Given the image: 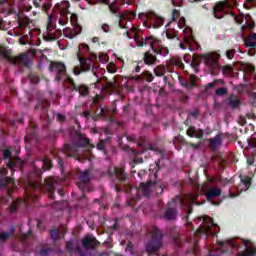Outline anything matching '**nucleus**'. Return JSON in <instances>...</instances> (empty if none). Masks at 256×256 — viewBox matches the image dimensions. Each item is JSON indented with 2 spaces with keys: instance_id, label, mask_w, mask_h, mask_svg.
<instances>
[{
  "instance_id": "1",
  "label": "nucleus",
  "mask_w": 256,
  "mask_h": 256,
  "mask_svg": "<svg viewBox=\"0 0 256 256\" xmlns=\"http://www.w3.org/2000/svg\"><path fill=\"white\" fill-rule=\"evenodd\" d=\"M53 167V162L49 157H44L42 159V168L34 166L32 172L29 174L28 187L25 188L26 203H35L39 201V195L41 193H47L49 199H55V183L57 181L53 177H48L41 182V175L43 171H49Z\"/></svg>"
},
{
  "instance_id": "2",
  "label": "nucleus",
  "mask_w": 256,
  "mask_h": 256,
  "mask_svg": "<svg viewBox=\"0 0 256 256\" xmlns=\"http://www.w3.org/2000/svg\"><path fill=\"white\" fill-rule=\"evenodd\" d=\"M91 141L84 134H76V144H65L61 151L62 155L66 157H77L79 155V147H87Z\"/></svg>"
},
{
  "instance_id": "3",
  "label": "nucleus",
  "mask_w": 256,
  "mask_h": 256,
  "mask_svg": "<svg viewBox=\"0 0 256 256\" xmlns=\"http://www.w3.org/2000/svg\"><path fill=\"white\" fill-rule=\"evenodd\" d=\"M143 45H149L155 55H161L162 57L169 55V48L163 46V42L153 36L142 38V42H138V46L143 47Z\"/></svg>"
},
{
  "instance_id": "4",
  "label": "nucleus",
  "mask_w": 256,
  "mask_h": 256,
  "mask_svg": "<svg viewBox=\"0 0 256 256\" xmlns=\"http://www.w3.org/2000/svg\"><path fill=\"white\" fill-rule=\"evenodd\" d=\"M162 246L163 232L159 228L154 227L152 230V239L147 243L146 251L148 252V255L151 256L157 253V251H159V249H161Z\"/></svg>"
},
{
  "instance_id": "5",
  "label": "nucleus",
  "mask_w": 256,
  "mask_h": 256,
  "mask_svg": "<svg viewBox=\"0 0 256 256\" xmlns=\"http://www.w3.org/2000/svg\"><path fill=\"white\" fill-rule=\"evenodd\" d=\"M231 8L232 6L229 3V0L219 1L213 7V16L215 19H223L225 15H231L234 17L235 21H237V15L231 11Z\"/></svg>"
},
{
  "instance_id": "6",
  "label": "nucleus",
  "mask_w": 256,
  "mask_h": 256,
  "mask_svg": "<svg viewBox=\"0 0 256 256\" xmlns=\"http://www.w3.org/2000/svg\"><path fill=\"white\" fill-rule=\"evenodd\" d=\"M0 55L11 63V65H24V67H29V56L27 54H20L19 56L11 55V50H2L0 48Z\"/></svg>"
},
{
  "instance_id": "7",
  "label": "nucleus",
  "mask_w": 256,
  "mask_h": 256,
  "mask_svg": "<svg viewBox=\"0 0 256 256\" xmlns=\"http://www.w3.org/2000/svg\"><path fill=\"white\" fill-rule=\"evenodd\" d=\"M83 53H89V45L80 44L79 51L77 53V59L80 63V67L82 71H91V67H93V60L91 58L83 57Z\"/></svg>"
},
{
  "instance_id": "8",
  "label": "nucleus",
  "mask_w": 256,
  "mask_h": 256,
  "mask_svg": "<svg viewBox=\"0 0 256 256\" xmlns=\"http://www.w3.org/2000/svg\"><path fill=\"white\" fill-rule=\"evenodd\" d=\"M75 183L82 191V196L85 197V191L89 189V183H91V173L89 171L80 172L75 178Z\"/></svg>"
},
{
  "instance_id": "9",
  "label": "nucleus",
  "mask_w": 256,
  "mask_h": 256,
  "mask_svg": "<svg viewBox=\"0 0 256 256\" xmlns=\"http://www.w3.org/2000/svg\"><path fill=\"white\" fill-rule=\"evenodd\" d=\"M66 81L70 84V91H76L80 97H87L91 93V88L85 84H76L71 76H66Z\"/></svg>"
},
{
  "instance_id": "10",
  "label": "nucleus",
  "mask_w": 256,
  "mask_h": 256,
  "mask_svg": "<svg viewBox=\"0 0 256 256\" xmlns=\"http://www.w3.org/2000/svg\"><path fill=\"white\" fill-rule=\"evenodd\" d=\"M49 71H56L55 81H63V77L67 75V66L63 62H51Z\"/></svg>"
},
{
  "instance_id": "11",
  "label": "nucleus",
  "mask_w": 256,
  "mask_h": 256,
  "mask_svg": "<svg viewBox=\"0 0 256 256\" xmlns=\"http://www.w3.org/2000/svg\"><path fill=\"white\" fill-rule=\"evenodd\" d=\"M204 63L206 67H209L211 75H216L215 70L221 67L219 59H217L213 54H206L204 56Z\"/></svg>"
},
{
  "instance_id": "12",
  "label": "nucleus",
  "mask_w": 256,
  "mask_h": 256,
  "mask_svg": "<svg viewBox=\"0 0 256 256\" xmlns=\"http://www.w3.org/2000/svg\"><path fill=\"white\" fill-rule=\"evenodd\" d=\"M56 9H58L61 18L59 19V25H65L67 22L65 21V17L67 15H71V12H69V7H71V4L69 1H62L61 3L56 4Z\"/></svg>"
},
{
  "instance_id": "13",
  "label": "nucleus",
  "mask_w": 256,
  "mask_h": 256,
  "mask_svg": "<svg viewBox=\"0 0 256 256\" xmlns=\"http://www.w3.org/2000/svg\"><path fill=\"white\" fill-rule=\"evenodd\" d=\"M146 19L151 23L154 29H159V27H163L165 23V19L153 11H148L146 13Z\"/></svg>"
},
{
  "instance_id": "14",
  "label": "nucleus",
  "mask_w": 256,
  "mask_h": 256,
  "mask_svg": "<svg viewBox=\"0 0 256 256\" xmlns=\"http://www.w3.org/2000/svg\"><path fill=\"white\" fill-rule=\"evenodd\" d=\"M99 245H101V242L94 236H85L82 239V247H84V249H95V247H99Z\"/></svg>"
},
{
  "instance_id": "15",
  "label": "nucleus",
  "mask_w": 256,
  "mask_h": 256,
  "mask_svg": "<svg viewBox=\"0 0 256 256\" xmlns=\"http://www.w3.org/2000/svg\"><path fill=\"white\" fill-rule=\"evenodd\" d=\"M186 135L195 139H203L205 137V131L201 128L197 129L195 126H189L186 130Z\"/></svg>"
},
{
  "instance_id": "16",
  "label": "nucleus",
  "mask_w": 256,
  "mask_h": 256,
  "mask_svg": "<svg viewBox=\"0 0 256 256\" xmlns=\"http://www.w3.org/2000/svg\"><path fill=\"white\" fill-rule=\"evenodd\" d=\"M151 185H153V182L151 181L140 183L139 187L137 188V195H142V197H150Z\"/></svg>"
},
{
  "instance_id": "17",
  "label": "nucleus",
  "mask_w": 256,
  "mask_h": 256,
  "mask_svg": "<svg viewBox=\"0 0 256 256\" xmlns=\"http://www.w3.org/2000/svg\"><path fill=\"white\" fill-rule=\"evenodd\" d=\"M143 61L145 65H148L149 67H153V65H157V63H159V59H157L156 55L151 53V50H148L143 54Z\"/></svg>"
},
{
  "instance_id": "18",
  "label": "nucleus",
  "mask_w": 256,
  "mask_h": 256,
  "mask_svg": "<svg viewBox=\"0 0 256 256\" xmlns=\"http://www.w3.org/2000/svg\"><path fill=\"white\" fill-rule=\"evenodd\" d=\"M221 193H222V190L220 188H217V187L210 188L206 192V199L207 201H211L212 205H219V203L214 202L213 199H215V197H221Z\"/></svg>"
},
{
  "instance_id": "19",
  "label": "nucleus",
  "mask_w": 256,
  "mask_h": 256,
  "mask_svg": "<svg viewBox=\"0 0 256 256\" xmlns=\"http://www.w3.org/2000/svg\"><path fill=\"white\" fill-rule=\"evenodd\" d=\"M168 68L177 67V69H185V64H183V60L179 56L171 57L167 62Z\"/></svg>"
},
{
  "instance_id": "20",
  "label": "nucleus",
  "mask_w": 256,
  "mask_h": 256,
  "mask_svg": "<svg viewBox=\"0 0 256 256\" xmlns=\"http://www.w3.org/2000/svg\"><path fill=\"white\" fill-rule=\"evenodd\" d=\"M180 205H182V207H185L187 211L186 219L187 221H189V216L191 215V213H193V205H197V203L193 198H189L186 203L185 201H183V199H180Z\"/></svg>"
},
{
  "instance_id": "21",
  "label": "nucleus",
  "mask_w": 256,
  "mask_h": 256,
  "mask_svg": "<svg viewBox=\"0 0 256 256\" xmlns=\"http://www.w3.org/2000/svg\"><path fill=\"white\" fill-rule=\"evenodd\" d=\"M244 45H246V47H248L249 49H252V51H254V52H249V55L253 56V54L256 51V33H253L252 35L248 36L244 40Z\"/></svg>"
},
{
  "instance_id": "22",
  "label": "nucleus",
  "mask_w": 256,
  "mask_h": 256,
  "mask_svg": "<svg viewBox=\"0 0 256 256\" xmlns=\"http://www.w3.org/2000/svg\"><path fill=\"white\" fill-rule=\"evenodd\" d=\"M209 147L212 149V151H217L221 145H223V141L221 140V135L217 134L213 138H209L208 140Z\"/></svg>"
},
{
  "instance_id": "23",
  "label": "nucleus",
  "mask_w": 256,
  "mask_h": 256,
  "mask_svg": "<svg viewBox=\"0 0 256 256\" xmlns=\"http://www.w3.org/2000/svg\"><path fill=\"white\" fill-rule=\"evenodd\" d=\"M109 11L110 13H112V15H115V17H117L118 20V27H120V29H124L122 21H123V14L119 13V10H117V6H115V3H111L109 4Z\"/></svg>"
},
{
  "instance_id": "24",
  "label": "nucleus",
  "mask_w": 256,
  "mask_h": 256,
  "mask_svg": "<svg viewBox=\"0 0 256 256\" xmlns=\"http://www.w3.org/2000/svg\"><path fill=\"white\" fill-rule=\"evenodd\" d=\"M114 175L120 183L125 182L127 179V173H125V168L123 167L114 168Z\"/></svg>"
},
{
  "instance_id": "25",
  "label": "nucleus",
  "mask_w": 256,
  "mask_h": 256,
  "mask_svg": "<svg viewBox=\"0 0 256 256\" xmlns=\"http://www.w3.org/2000/svg\"><path fill=\"white\" fill-rule=\"evenodd\" d=\"M133 79H135L136 81H147L148 83H151V81H153V79H155V77L153 76V74L149 71H144L142 73V75L140 76H134Z\"/></svg>"
},
{
  "instance_id": "26",
  "label": "nucleus",
  "mask_w": 256,
  "mask_h": 256,
  "mask_svg": "<svg viewBox=\"0 0 256 256\" xmlns=\"http://www.w3.org/2000/svg\"><path fill=\"white\" fill-rule=\"evenodd\" d=\"M9 183H13V178L5 176V170L0 169V187H7Z\"/></svg>"
},
{
  "instance_id": "27",
  "label": "nucleus",
  "mask_w": 256,
  "mask_h": 256,
  "mask_svg": "<svg viewBox=\"0 0 256 256\" xmlns=\"http://www.w3.org/2000/svg\"><path fill=\"white\" fill-rule=\"evenodd\" d=\"M37 255L39 256H48L51 253V248L47 244H41L40 247L36 250Z\"/></svg>"
},
{
  "instance_id": "28",
  "label": "nucleus",
  "mask_w": 256,
  "mask_h": 256,
  "mask_svg": "<svg viewBox=\"0 0 256 256\" xmlns=\"http://www.w3.org/2000/svg\"><path fill=\"white\" fill-rule=\"evenodd\" d=\"M177 215V210L173 207H169L166 209L164 213V218L168 219V221H171L175 219V216Z\"/></svg>"
},
{
  "instance_id": "29",
  "label": "nucleus",
  "mask_w": 256,
  "mask_h": 256,
  "mask_svg": "<svg viewBox=\"0 0 256 256\" xmlns=\"http://www.w3.org/2000/svg\"><path fill=\"white\" fill-rule=\"evenodd\" d=\"M228 105L230 107H232V109H237V107H239V105H241V100H239V98H237V96L231 95L228 98Z\"/></svg>"
},
{
  "instance_id": "30",
  "label": "nucleus",
  "mask_w": 256,
  "mask_h": 256,
  "mask_svg": "<svg viewBox=\"0 0 256 256\" xmlns=\"http://www.w3.org/2000/svg\"><path fill=\"white\" fill-rule=\"evenodd\" d=\"M15 226H13L9 231L0 233V241H7L9 237L15 235Z\"/></svg>"
},
{
  "instance_id": "31",
  "label": "nucleus",
  "mask_w": 256,
  "mask_h": 256,
  "mask_svg": "<svg viewBox=\"0 0 256 256\" xmlns=\"http://www.w3.org/2000/svg\"><path fill=\"white\" fill-rule=\"evenodd\" d=\"M165 73H167V68L165 66H157L154 68V75L156 77H165Z\"/></svg>"
},
{
  "instance_id": "32",
  "label": "nucleus",
  "mask_w": 256,
  "mask_h": 256,
  "mask_svg": "<svg viewBox=\"0 0 256 256\" xmlns=\"http://www.w3.org/2000/svg\"><path fill=\"white\" fill-rule=\"evenodd\" d=\"M240 183L241 185H244L245 191L251 187V177L249 176H240Z\"/></svg>"
},
{
  "instance_id": "33",
  "label": "nucleus",
  "mask_w": 256,
  "mask_h": 256,
  "mask_svg": "<svg viewBox=\"0 0 256 256\" xmlns=\"http://www.w3.org/2000/svg\"><path fill=\"white\" fill-rule=\"evenodd\" d=\"M50 237L53 241H59L61 239V232L57 228L50 230Z\"/></svg>"
},
{
  "instance_id": "34",
  "label": "nucleus",
  "mask_w": 256,
  "mask_h": 256,
  "mask_svg": "<svg viewBox=\"0 0 256 256\" xmlns=\"http://www.w3.org/2000/svg\"><path fill=\"white\" fill-rule=\"evenodd\" d=\"M177 35H179V32L175 29L166 30L167 39H178L179 40V37H177Z\"/></svg>"
},
{
  "instance_id": "35",
  "label": "nucleus",
  "mask_w": 256,
  "mask_h": 256,
  "mask_svg": "<svg viewBox=\"0 0 256 256\" xmlns=\"http://www.w3.org/2000/svg\"><path fill=\"white\" fill-rule=\"evenodd\" d=\"M29 25H31V20H29V17L23 18L18 22V26L20 27V29H27Z\"/></svg>"
},
{
  "instance_id": "36",
  "label": "nucleus",
  "mask_w": 256,
  "mask_h": 256,
  "mask_svg": "<svg viewBox=\"0 0 256 256\" xmlns=\"http://www.w3.org/2000/svg\"><path fill=\"white\" fill-rule=\"evenodd\" d=\"M233 69H235L233 65H225L222 67V73L223 75H231V73H233Z\"/></svg>"
},
{
  "instance_id": "37",
  "label": "nucleus",
  "mask_w": 256,
  "mask_h": 256,
  "mask_svg": "<svg viewBox=\"0 0 256 256\" xmlns=\"http://www.w3.org/2000/svg\"><path fill=\"white\" fill-rule=\"evenodd\" d=\"M235 53H237V50L235 48H231L226 50L225 55L227 57V59H229V61H231L232 59H235Z\"/></svg>"
},
{
  "instance_id": "38",
  "label": "nucleus",
  "mask_w": 256,
  "mask_h": 256,
  "mask_svg": "<svg viewBox=\"0 0 256 256\" xmlns=\"http://www.w3.org/2000/svg\"><path fill=\"white\" fill-rule=\"evenodd\" d=\"M227 91V87H221L216 89L215 95H217L218 97H223V95H227Z\"/></svg>"
},
{
  "instance_id": "39",
  "label": "nucleus",
  "mask_w": 256,
  "mask_h": 256,
  "mask_svg": "<svg viewBox=\"0 0 256 256\" xmlns=\"http://www.w3.org/2000/svg\"><path fill=\"white\" fill-rule=\"evenodd\" d=\"M80 33H81V28L70 29V32H69L70 39H75V37H77V35H79Z\"/></svg>"
},
{
  "instance_id": "40",
  "label": "nucleus",
  "mask_w": 256,
  "mask_h": 256,
  "mask_svg": "<svg viewBox=\"0 0 256 256\" xmlns=\"http://www.w3.org/2000/svg\"><path fill=\"white\" fill-rule=\"evenodd\" d=\"M56 161H57V163H58V167H59L61 173H63L64 170H65L63 158H62L61 156H58V157L56 158Z\"/></svg>"
},
{
  "instance_id": "41",
  "label": "nucleus",
  "mask_w": 256,
  "mask_h": 256,
  "mask_svg": "<svg viewBox=\"0 0 256 256\" xmlns=\"http://www.w3.org/2000/svg\"><path fill=\"white\" fill-rule=\"evenodd\" d=\"M199 113H200L199 109L195 108L194 110L189 111L188 115L189 117H193L194 119H197V117H199Z\"/></svg>"
},
{
  "instance_id": "42",
  "label": "nucleus",
  "mask_w": 256,
  "mask_h": 256,
  "mask_svg": "<svg viewBox=\"0 0 256 256\" xmlns=\"http://www.w3.org/2000/svg\"><path fill=\"white\" fill-rule=\"evenodd\" d=\"M184 34L186 35V41H189V39H193V35H192V32H191V28H185L183 30Z\"/></svg>"
},
{
  "instance_id": "43",
  "label": "nucleus",
  "mask_w": 256,
  "mask_h": 256,
  "mask_svg": "<svg viewBox=\"0 0 256 256\" xmlns=\"http://www.w3.org/2000/svg\"><path fill=\"white\" fill-rule=\"evenodd\" d=\"M191 67L194 69V73H199V62L192 60Z\"/></svg>"
},
{
  "instance_id": "44",
  "label": "nucleus",
  "mask_w": 256,
  "mask_h": 256,
  "mask_svg": "<svg viewBox=\"0 0 256 256\" xmlns=\"http://www.w3.org/2000/svg\"><path fill=\"white\" fill-rule=\"evenodd\" d=\"M181 12L177 9L172 11V21H177L178 17H180Z\"/></svg>"
},
{
  "instance_id": "45",
  "label": "nucleus",
  "mask_w": 256,
  "mask_h": 256,
  "mask_svg": "<svg viewBox=\"0 0 256 256\" xmlns=\"http://www.w3.org/2000/svg\"><path fill=\"white\" fill-rule=\"evenodd\" d=\"M216 85H217V81L208 83V84L205 86L204 92L207 93V91L213 89V87H215Z\"/></svg>"
},
{
  "instance_id": "46",
  "label": "nucleus",
  "mask_w": 256,
  "mask_h": 256,
  "mask_svg": "<svg viewBox=\"0 0 256 256\" xmlns=\"http://www.w3.org/2000/svg\"><path fill=\"white\" fill-rule=\"evenodd\" d=\"M17 207H19V203L17 201H13L10 205V211L15 213L17 211Z\"/></svg>"
},
{
  "instance_id": "47",
  "label": "nucleus",
  "mask_w": 256,
  "mask_h": 256,
  "mask_svg": "<svg viewBox=\"0 0 256 256\" xmlns=\"http://www.w3.org/2000/svg\"><path fill=\"white\" fill-rule=\"evenodd\" d=\"M35 111L41 109L44 115H47V108L43 104H38L35 106Z\"/></svg>"
},
{
  "instance_id": "48",
  "label": "nucleus",
  "mask_w": 256,
  "mask_h": 256,
  "mask_svg": "<svg viewBox=\"0 0 256 256\" xmlns=\"http://www.w3.org/2000/svg\"><path fill=\"white\" fill-rule=\"evenodd\" d=\"M96 148L98 149V151H105V141L100 140Z\"/></svg>"
},
{
  "instance_id": "49",
  "label": "nucleus",
  "mask_w": 256,
  "mask_h": 256,
  "mask_svg": "<svg viewBox=\"0 0 256 256\" xmlns=\"http://www.w3.org/2000/svg\"><path fill=\"white\" fill-rule=\"evenodd\" d=\"M249 145L252 147V149H254L253 155L256 156V138H252L249 142Z\"/></svg>"
},
{
  "instance_id": "50",
  "label": "nucleus",
  "mask_w": 256,
  "mask_h": 256,
  "mask_svg": "<svg viewBox=\"0 0 256 256\" xmlns=\"http://www.w3.org/2000/svg\"><path fill=\"white\" fill-rule=\"evenodd\" d=\"M101 29L103 33H109V31H111V27L107 23L102 24Z\"/></svg>"
},
{
  "instance_id": "51",
  "label": "nucleus",
  "mask_w": 256,
  "mask_h": 256,
  "mask_svg": "<svg viewBox=\"0 0 256 256\" xmlns=\"http://www.w3.org/2000/svg\"><path fill=\"white\" fill-rule=\"evenodd\" d=\"M56 119H57V121H59L60 123H65L66 117H65V115H63V114L58 113V114H56Z\"/></svg>"
},
{
  "instance_id": "52",
  "label": "nucleus",
  "mask_w": 256,
  "mask_h": 256,
  "mask_svg": "<svg viewBox=\"0 0 256 256\" xmlns=\"http://www.w3.org/2000/svg\"><path fill=\"white\" fill-rule=\"evenodd\" d=\"M4 159H11V150L6 149L3 151Z\"/></svg>"
},
{
  "instance_id": "53",
  "label": "nucleus",
  "mask_w": 256,
  "mask_h": 256,
  "mask_svg": "<svg viewBox=\"0 0 256 256\" xmlns=\"http://www.w3.org/2000/svg\"><path fill=\"white\" fill-rule=\"evenodd\" d=\"M178 27L183 29L185 27V17H181L178 21Z\"/></svg>"
},
{
  "instance_id": "54",
  "label": "nucleus",
  "mask_w": 256,
  "mask_h": 256,
  "mask_svg": "<svg viewBox=\"0 0 256 256\" xmlns=\"http://www.w3.org/2000/svg\"><path fill=\"white\" fill-rule=\"evenodd\" d=\"M110 229H112V231L119 229V221L117 219L114 220V224L110 226Z\"/></svg>"
},
{
  "instance_id": "55",
  "label": "nucleus",
  "mask_w": 256,
  "mask_h": 256,
  "mask_svg": "<svg viewBox=\"0 0 256 256\" xmlns=\"http://www.w3.org/2000/svg\"><path fill=\"white\" fill-rule=\"evenodd\" d=\"M126 35L128 39H133V37H135V29L133 28L131 31H127Z\"/></svg>"
},
{
  "instance_id": "56",
  "label": "nucleus",
  "mask_w": 256,
  "mask_h": 256,
  "mask_svg": "<svg viewBox=\"0 0 256 256\" xmlns=\"http://www.w3.org/2000/svg\"><path fill=\"white\" fill-rule=\"evenodd\" d=\"M66 249L69 253L73 251V242H66Z\"/></svg>"
},
{
  "instance_id": "57",
  "label": "nucleus",
  "mask_w": 256,
  "mask_h": 256,
  "mask_svg": "<svg viewBox=\"0 0 256 256\" xmlns=\"http://www.w3.org/2000/svg\"><path fill=\"white\" fill-rule=\"evenodd\" d=\"M83 117H85V119H91V110H85L83 113H82Z\"/></svg>"
},
{
  "instance_id": "58",
  "label": "nucleus",
  "mask_w": 256,
  "mask_h": 256,
  "mask_svg": "<svg viewBox=\"0 0 256 256\" xmlns=\"http://www.w3.org/2000/svg\"><path fill=\"white\" fill-rule=\"evenodd\" d=\"M83 72H85V71L81 68V66H80V68H74V70H73L74 75H81V73H83Z\"/></svg>"
},
{
  "instance_id": "59",
  "label": "nucleus",
  "mask_w": 256,
  "mask_h": 256,
  "mask_svg": "<svg viewBox=\"0 0 256 256\" xmlns=\"http://www.w3.org/2000/svg\"><path fill=\"white\" fill-rule=\"evenodd\" d=\"M156 152L160 155L161 159H165V157H167L165 150H156Z\"/></svg>"
},
{
  "instance_id": "60",
  "label": "nucleus",
  "mask_w": 256,
  "mask_h": 256,
  "mask_svg": "<svg viewBox=\"0 0 256 256\" xmlns=\"http://www.w3.org/2000/svg\"><path fill=\"white\" fill-rule=\"evenodd\" d=\"M5 27H6L5 20H3V18L0 17V31L5 30Z\"/></svg>"
},
{
  "instance_id": "61",
  "label": "nucleus",
  "mask_w": 256,
  "mask_h": 256,
  "mask_svg": "<svg viewBox=\"0 0 256 256\" xmlns=\"http://www.w3.org/2000/svg\"><path fill=\"white\" fill-rule=\"evenodd\" d=\"M195 79H196L195 75H190V86L191 87H195Z\"/></svg>"
},
{
  "instance_id": "62",
  "label": "nucleus",
  "mask_w": 256,
  "mask_h": 256,
  "mask_svg": "<svg viewBox=\"0 0 256 256\" xmlns=\"http://www.w3.org/2000/svg\"><path fill=\"white\" fill-rule=\"evenodd\" d=\"M69 33H70L69 28H66L63 30V35H64V37H67V39H70Z\"/></svg>"
},
{
  "instance_id": "63",
  "label": "nucleus",
  "mask_w": 256,
  "mask_h": 256,
  "mask_svg": "<svg viewBox=\"0 0 256 256\" xmlns=\"http://www.w3.org/2000/svg\"><path fill=\"white\" fill-rule=\"evenodd\" d=\"M126 251H130V253H132V251H133V243L129 242L127 244Z\"/></svg>"
},
{
  "instance_id": "64",
  "label": "nucleus",
  "mask_w": 256,
  "mask_h": 256,
  "mask_svg": "<svg viewBox=\"0 0 256 256\" xmlns=\"http://www.w3.org/2000/svg\"><path fill=\"white\" fill-rule=\"evenodd\" d=\"M42 9L43 11H47V9H51V5L49 3L43 4Z\"/></svg>"
}]
</instances>
